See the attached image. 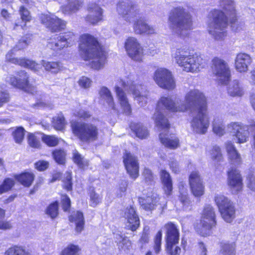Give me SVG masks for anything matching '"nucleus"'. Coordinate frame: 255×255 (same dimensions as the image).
<instances>
[{"label":"nucleus","instance_id":"1","mask_svg":"<svg viewBox=\"0 0 255 255\" xmlns=\"http://www.w3.org/2000/svg\"><path fill=\"white\" fill-rule=\"evenodd\" d=\"M124 89L128 92L131 93L134 99L137 101L140 106H143L146 104L147 95L144 86L135 83L131 76L125 79L119 80L115 85V91L121 106L126 115H130L131 109Z\"/></svg>","mask_w":255,"mask_h":255},{"label":"nucleus","instance_id":"2","mask_svg":"<svg viewBox=\"0 0 255 255\" xmlns=\"http://www.w3.org/2000/svg\"><path fill=\"white\" fill-rule=\"evenodd\" d=\"M79 48L85 60H92L90 64L93 69L99 70L104 67L106 59L105 52L95 37L89 34H83Z\"/></svg>","mask_w":255,"mask_h":255},{"label":"nucleus","instance_id":"3","mask_svg":"<svg viewBox=\"0 0 255 255\" xmlns=\"http://www.w3.org/2000/svg\"><path fill=\"white\" fill-rule=\"evenodd\" d=\"M168 22L172 32L181 38L188 36L192 30V16L183 6L172 8L169 13Z\"/></svg>","mask_w":255,"mask_h":255},{"label":"nucleus","instance_id":"4","mask_svg":"<svg viewBox=\"0 0 255 255\" xmlns=\"http://www.w3.org/2000/svg\"><path fill=\"white\" fill-rule=\"evenodd\" d=\"M176 63L186 72H196L207 65L206 60L201 56L190 55L185 48H177L172 53Z\"/></svg>","mask_w":255,"mask_h":255},{"label":"nucleus","instance_id":"5","mask_svg":"<svg viewBox=\"0 0 255 255\" xmlns=\"http://www.w3.org/2000/svg\"><path fill=\"white\" fill-rule=\"evenodd\" d=\"M180 107V100H177L174 102L171 97L164 96L161 97L157 103L156 111L153 116L157 128L166 131L170 127L168 121L164 117L162 110H167L172 112H182Z\"/></svg>","mask_w":255,"mask_h":255},{"label":"nucleus","instance_id":"6","mask_svg":"<svg viewBox=\"0 0 255 255\" xmlns=\"http://www.w3.org/2000/svg\"><path fill=\"white\" fill-rule=\"evenodd\" d=\"M210 21L208 30L209 34L217 40H222L227 36L226 28L228 26V19L221 10L214 9L209 15Z\"/></svg>","mask_w":255,"mask_h":255},{"label":"nucleus","instance_id":"7","mask_svg":"<svg viewBox=\"0 0 255 255\" xmlns=\"http://www.w3.org/2000/svg\"><path fill=\"white\" fill-rule=\"evenodd\" d=\"M180 110L182 112L187 111L190 113L206 110V99L203 93L197 89L189 91L185 95L184 101L180 100Z\"/></svg>","mask_w":255,"mask_h":255},{"label":"nucleus","instance_id":"8","mask_svg":"<svg viewBox=\"0 0 255 255\" xmlns=\"http://www.w3.org/2000/svg\"><path fill=\"white\" fill-rule=\"evenodd\" d=\"M71 128L74 135L83 142H91L98 138L99 128L94 124L72 122Z\"/></svg>","mask_w":255,"mask_h":255},{"label":"nucleus","instance_id":"9","mask_svg":"<svg viewBox=\"0 0 255 255\" xmlns=\"http://www.w3.org/2000/svg\"><path fill=\"white\" fill-rule=\"evenodd\" d=\"M216 215L213 207L206 205L203 210L200 223L196 227V231L200 235L206 236L210 234L211 230L216 226Z\"/></svg>","mask_w":255,"mask_h":255},{"label":"nucleus","instance_id":"10","mask_svg":"<svg viewBox=\"0 0 255 255\" xmlns=\"http://www.w3.org/2000/svg\"><path fill=\"white\" fill-rule=\"evenodd\" d=\"M228 129L233 132L237 139V142H246L249 137L250 131L255 137V122L250 120L248 125H243L240 123H231L228 126Z\"/></svg>","mask_w":255,"mask_h":255},{"label":"nucleus","instance_id":"11","mask_svg":"<svg viewBox=\"0 0 255 255\" xmlns=\"http://www.w3.org/2000/svg\"><path fill=\"white\" fill-rule=\"evenodd\" d=\"M166 230V250L169 255H179L181 249L177 246L179 239V233L177 227L172 223L165 225Z\"/></svg>","mask_w":255,"mask_h":255},{"label":"nucleus","instance_id":"12","mask_svg":"<svg viewBox=\"0 0 255 255\" xmlns=\"http://www.w3.org/2000/svg\"><path fill=\"white\" fill-rule=\"evenodd\" d=\"M217 204L222 218L228 223H231L236 217V209L232 202L223 195H217L215 197Z\"/></svg>","mask_w":255,"mask_h":255},{"label":"nucleus","instance_id":"13","mask_svg":"<svg viewBox=\"0 0 255 255\" xmlns=\"http://www.w3.org/2000/svg\"><path fill=\"white\" fill-rule=\"evenodd\" d=\"M217 204L222 218L228 223H231L236 217V209L232 202L223 195H217L215 197Z\"/></svg>","mask_w":255,"mask_h":255},{"label":"nucleus","instance_id":"14","mask_svg":"<svg viewBox=\"0 0 255 255\" xmlns=\"http://www.w3.org/2000/svg\"><path fill=\"white\" fill-rule=\"evenodd\" d=\"M76 35L72 31L53 35L48 40L47 47L54 50H61L71 46L74 42Z\"/></svg>","mask_w":255,"mask_h":255},{"label":"nucleus","instance_id":"15","mask_svg":"<svg viewBox=\"0 0 255 255\" xmlns=\"http://www.w3.org/2000/svg\"><path fill=\"white\" fill-rule=\"evenodd\" d=\"M213 73L218 83L226 85L230 79V70L228 64L223 59L215 57L212 60Z\"/></svg>","mask_w":255,"mask_h":255},{"label":"nucleus","instance_id":"16","mask_svg":"<svg viewBox=\"0 0 255 255\" xmlns=\"http://www.w3.org/2000/svg\"><path fill=\"white\" fill-rule=\"evenodd\" d=\"M205 111L200 110L191 113L192 117L190 122L191 128L196 133L203 134L207 131L210 123Z\"/></svg>","mask_w":255,"mask_h":255},{"label":"nucleus","instance_id":"17","mask_svg":"<svg viewBox=\"0 0 255 255\" xmlns=\"http://www.w3.org/2000/svg\"><path fill=\"white\" fill-rule=\"evenodd\" d=\"M28 78L26 72L20 71L18 72L17 77L12 76H7L6 78V82L14 87L34 94L35 88L29 84Z\"/></svg>","mask_w":255,"mask_h":255},{"label":"nucleus","instance_id":"18","mask_svg":"<svg viewBox=\"0 0 255 255\" xmlns=\"http://www.w3.org/2000/svg\"><path fill=\"white\" fill-rule=\"evenodd\" d=\"M154 80L161 88L171 90L175 88V82L170 71L166 69H157L154 74Z\"/></svg>","mask_w":255,"mask_h":255},{"label":"nucleus","instance_id":"19","mask_svg":"<svg viewBox=\"0 0 255 255\" xmlns=\"http://www.w3.org/2000/svg\"><path fill=\"white\" fill-rule=\"evenodd\" d=\"M117 10L119 15L125 20L129 22L139 13L137 6L129 0L119 1L117 4Z\"/></svg>","mask_w":255,"mask_h":255},{"label":"nucleus","instance_id":"20","mask_svg":"<svg viewBox=\"0 0 255 255\" xmlns=\"http://www.w3.org/2000/svg\"><path fill=\"white\" fill-rule=\"evenodd\" d=\"M220 3L221 7L229 16L233 30L235 31L239 30L238 25H240L241 27L243 25V23L237 20L234 1L233 0H220Z\"/></svg>","mask_w":255,"mask_h":255},{"label":"nucleus","instance_id":"21","mask_svg":"<svg viewBox=\"0 0 255 255\" xmlns=\"http://www.w3.org/2000/svg\"><path fill=\"white\" fill-rule=\"evenodd\" d=\"M125 48L128 55L133 60L140 61L143 56V48L133 37H128L125 42Z\"/></svg>","mask_w":255,"mask_h":255},{"label":"nucleus","instance_id":"22","mask_svg":"<svg viewBox=\"0 0 255 255\" xmlns=\"http://www.w3.org/2000/svg\"><path fill=\"white\" fill-rule=\"evenodd\" d=\"M40 18L41 22L52 32L60 31L66 27V21L55 15L42 14Z\"/></svg>","mask_w":255,"mask_h":255},{"label":"nucleus","instance_id":"23","mask_svg":"<svg viewBox=\"0 0 255 255\" xmlns=\"http://www.w3.org/2000/svg\"><path fill=\"white\" fill-rule=\"evenodd\" d=\"M123 161L130 177L135 179L138 176V163L137 159L133 154L126 151L123 156Z\"/></svg>","mask_w":255,"mask_h":255},{"label":"nucleus","instance_id":"24","mask_svg":"<svg viewBox=\"0 0 255 255\" xmlns=\"http://www.w3.org/2000/svg\"><path fill=\"white\" fill-rule=\"evenodd\" d=\"M228 184L233 193L236 194L241 191L243 183L239 170L236 168H232L228 172Z\"/></svg>","mask_w":255,"mask_h":255},{"label":"nucleus","instance_id":"25","mask_svg":"<svg viewBox=\"0 0 255 255\" xmlns=\"http://www.w3.org/2000/svg\"><path fill=\"white\" fill-rule=\"evenodd\" d=\"M88 14L85 17L87 22L96 24L103 18V9L97 4L92 3L89 4L87 8Z\"/></svg>","mask_w":255,"mask_h":255},{"label":"nucleus","instance_id":"26","mask_svg":"<svg viewBox=\"0 0 255 255\" xmlns=\"http://www.w3.org/2000/svg\"><path fill=\"white\" fill-rule=\"evenodd\" d=\"M191 189L195 197H199L203 194L204 187L199 173L193 171L190 175L189 178Z\"/></svg>","mask_w":255,"mask_h":255},{"label":"nucleus","instance_id":"27","mask_svg":"<svg viewBox=\"0 0 255 255\" xmlns=\"http://www.w3.org/2000/svg\"><path fill=\"white\" fill-rule=\"evenodd\" d=\"M125 217L127 221L126 224V228L132 231H135L139 227V220L132 207L127 208L125 213Z\"/></svg>","mask_w":255,"mask_h":255},{"label":"nucleus","instance_id":"28","mask_svg":"<svg viewBox=\"0 0 255 255\" xmlns=\"http://www.w3.org/2000/svg\"><path fill=\"white\" fill-rule=\"evenodd\" d=\"M6 59L10 62L17 64L21 66H23L30 69L34 71H38L40 68L41 65L36 63L35 61L28 59L23 58H17L15 57H10L9 54L6 55Z\"/></svg>","mask_w":255,"mask_h":255},{"label":"nucleus","instance_id":"29","mask_svg":"<svg viewBox=\"0 0 255 255\" xmlns=\"http://www.w3.org/2000/svg\"><path fill=\"white\" fill-rule=\"evenodd\" d=\"M252 62L250 55L246 53H239L237 55L235 60V67L240 72H245L248 70V66Z\"/></svg>","mask_w":255,"mask_h":255},{"label":"nucleus","instance_id":"30","mask_svg":"<svg viewBox=\"0 0 255 255\" xmlns=\"http://www.w3.org/2000/svg\"><path fill=\"white\" fill-rule=\"evenodd\" d=\"M228 158L231 164L239 165L242 162V157L237 149L231 141L225 143Z\"/></svg>","mask_w":255,"mask_h":255},{"label":"nucleus","instance_id":"31","mask_svg":"<svg viewBox=\"0 0 255 255\" xmlns=\"http://www.w3.org/2000/svg\"><path fill=\"white\" fill-rule=\"evenodd\" d=\"M133 29L136 34H151L155 33V28L148 25L142 19H138L134 22Z\"/></svg>","mask_w":255,"mask_h":255},{"label":"nucleus","instance_id":"32","mask_svg":"<svg viewBox=\"0 0 255 255\" xmlns=\"http://www.w3.org/2000/svg\"><path fill=\"white\" fill-rule=\"evenodd\" d=\"M158 200V197L152 195L151 197H147L145 198H139V203L143 209L150 211L155 209Z\"/></svg>","mask_w":255,"mask_h":255},{"label":"nucleus","instance_id":"33","mask_svg":"<svg viewBox=\"0 0 255 255\" xmlns=\"http://www.w3.org/2000/svg\"><path fill=\"white\" fill-rule=\"evenodd\" d=\"M159 136L161 142L165 147L170 149H175L178 147L179 139L174 135L160 133Z\"/></svg>","mask_w":255,"mask_h":255},{"label":"nucleus","instance_id":"34","mask_svg":"<svg viewBox=\"0 0 255 255\" xmlns=\"http://www.w3.org/2000/svg\"><path fill=\"white\" fill-rule=\"evenodd\" d=\"M160 176L165 193L167 195H170L172 191V183L169 173L165 170H161L160 172Z\"/></svg>","mask_w":255,"mask_h":255},{"label":"nucleus","instance_id":"35","mask_svg":"<svg viewBox=\"0 0 255 255\" xmlns=\"http://www.w3.org/2000/svg\"><path fill=\"white\" fill-rule=\"evenodd\" d=\"M69 221L74 222L76 225L75 230L78 233H80L84 229L85 221L83 214L81 212H74L70 217Z\"/></svg>","mask_w":255,"mask_h":255},{"label":"nucleus","instance_id":"36","mask_svg":"<svg viewBox=\"0 0 255 255\" xmlns=\"http://www.w3.org/2000/svg\"><path fill=\"white\" fill-rule=\"evenodd\" d=\"M82 0H68L67 4L62 7V10L65 14H70L78 11L82 6Z\"/></svg>","mask_w":255,"mask_h":255},{"label":"nucleus","instance_id":"37","mask_svg":"<svg viewBox=\"0 0 255 255\" xmlns=\"http://www.w3.org/2000/svg\"><path fill=\"white\" fill-rule=\"evenodd\" d=\"M228 91V93L233 97H240L244 94L243 88L238 80H234L230 84Z\"/></svg>","mask_w":255,"mask_h":255},{"label":"nucleus","instance_id":"38","mask_svg":"<svg viewBox=\"0 0 255 255\" xmlns=\"http://www.w3.org/2000/svg\"><path fill=\"white\" fill-rule=\"evenodd\" d=\"M99 94L101 98L106 102L110 108L113 109L115 108L114 98L111 91L107 87H103L101 88L99 92Z\"/></svg>","mask_w":255,"mask_h":255},{"label":"nucleus","instance_id":"39","mask_svg":"<svg viewBox=\"0 0 255 255\" xmlns=\"http://www.w3.org/2000/svg\"><path fill=\"white\" fill-rule=\"evenodd\" d=\"M130 128L135 133L136 136L139 138H145L148 135L147 129L141 124H131Z\"/></svg>","mask_w":255,"mask_h":255},{"label":"nucleus","instance_id":"40","mask_svg":"<svg viewBox=\"0 0 255 255\" xmlns=\"http://www.w3.org/2000/svg\"><path fill=\"white\" fill-rule=\"evenodd\" d=\"M42 65L45 70L52 73H57L62 68L61 64L56 62H49L44 60L42 61Z\"/></svg>","mask_w":255,"mask_h":255},{"label":"nucleus","instance_id":"41","mask_svg":"<svg viewBox=\"0 0 255 255\" xmlns=\"http://www.w3.org/2000/svg\"><path fill=\"white\" fill-rule=\"evenodd\" d=\"M115 239L120 250H123L125 251L128 250L131 246L130 242L126 237H123L121 235H116Z\"/></svg>","mask_w":255,"mask_h":255},{"label":"nucleus","instance_id":"42","mask_svg":"<svg viewBox=\"0 0 255 255\" xmlns=\"http://www.w3.org/2000/svg\"><path fill=\"white\" fill-rule=\"evenodd\" d=\"M225 126L221 119H216L213 122V132L217 135L221 136L225 133Z\"/></svg>","mask_w":255,"mask_h":255},{"label":"nucleus","instance_id":"43","mask_svg":"<svg viewBox=\"0 0 255 255\" xmlns=\"http://www.w3.org/2000/svg\"><path fill=\"white\" fill-rule=\"evenodd\" d=\"M17 180L23 185L26 187L30 186L34 180V175L30 173H24L19 175Z\"/></svg>","mask_w":255,"mask_h":255},{"label":"nucleus","instance_id":"44","mask_svg":"<svg viewBox=\"0 0 255 255\" xmlns=\"http://www.w3.org/2000/svg\"><path fill=\"white\" fill-rule=\"evenodd\" d=\"M19 14L21 16V21L20 22H17L15 23V26H20L22 28L23 26H25V24H22L23 22L25 23L27 21H29L31 19V16L30 15V13L27 9L25 8L23 6H21L20 7L19 10Z\"/></svg>","mask_w":255,"mask_h":255},{"label":"nucleus","instance_id":"45","mask_svg":"<svg viewBox=\"0 0 255 255\" xmlns=\"http://www.w3.org/2000/svg\"><path fill=\"white\" fill-rule=\"evenodd\" d=\"M74 162L81 168H84L88 166V161L82 156L77 151L73 152Z\"/></svg>","mask_w":255,"mask_h":255},{"label":"nucleus","instance_id":"46","mask_svg":"<svg viewBox=\"0 0 255 255\" xmlns=\"http://www.w3.org/2000/svg\"><path fill=\"white\" fill-rule=\"evenodd\" d=\"M53 126L57 130L63 129L66 125L64 117L62 114L58 115L53 119Z\"/></svg>","mask_w":255,"mask_h":255},{"label":"nucleus","instance_id":"47","mask_svg":"<svg viewBox=\"0 0 255 255\" xmlns=\"http://www.w3.org/2000/svg\"><path fill=\"white\" fill-rule=\"evenodd\" d=\"M46 213L52 219L56 218L58 214V203L56 201L50 204L46 209Z\"/></svg>","mask_w":255,"mask_h":255},{"label":"nucleus","instance_id":"48","mask_svg":"<svg viewBox=\"0 0 255 255\" xmlns=\"http://www.w3.org/2000/svg\"><path fill=\"white\" fill-rule=\"evenodd\" d=\"M55 161L59 164H64L65 162L66 153L63 150H56L52 152Z\"/></svg>","mask_w":255,"mask_h":255},{"label":"nucleus","instance_id":"49","mask_svg":"<svg viewBox=\"0 0 255 255\" xmlns=\"http://www.w3.org/2000/svg\"><path fill=\"white\" fill-rule=\"evenodd\" d=\"M24 129L22 127L17 128L13 132L12 136L17 143H21L24 136Z\"/></svg>","mask_w":255,"mask_h":255},{"label":"nucleus","instance_id":"50","mask_svg":"<svg viewBox=\"0 0 255 255\" xmlns=\"http://www.w3.org/2000/svg\"><path fill=\"white\" fill-rule=\"evenodd\" d=\"M4 255H29L26 253L22 248L14 246L9 248L4 254Z\"/></svg>","mask_w":255,"mask_h":255},{"label":"nucleus","instance_id":"51","mask_svg":"<svg viewBox=\"0 0 255 255\" xmlns=\"http://www.w3.org/2000/svg\"><path fill=\"white\" fill-rule=\"evenodd\" d=\"M42 139L49 146H55L59 143V139L54 135H44Z\"/></svg>","mask_w":255,"mask_h":255},{"label":"nucleus","instance_id":"52","mask_svg":"<svg viewBox=\"0 0 255 255\" xmlns=\"http://www.w3.org/2000/svg\"><path fill=\"white\" fill-rule=\"evenodd\" d=\"M30 43L29 37L25 36L21 37L18 41L17 44L14 47L13 51L21 50L25 48Z\"/></svg>","mask_w":255,"mask_h":255},{"label":"nucleus","instance_id":"53","mask_svg":"<svg viewBox=\"0 0 255 255\" xmlns=\"http://www.w3.org/2000/svg\"><path fill=\"white\" fill-rule=\"evenodd\" d=\"M234 243L224 244L221 250L222 255H234Z\"/></svg>","mask_w":255,"mask_h":255},{"label":"nucleus","instance_id":"54","mask_svg":"<svg viewBox=\"0 0 255 255\" xmlns=\"http://www.w3.org/2000/svg\"><path fill=\"white\" fill-rule=\"evenodd\" d=\"M211 158L217 162L221 161L223 159L220 148L217 145L214 146L211 151Z\"/></svg>","mask_w":255,"mask_h":255},{"label":"nucleus","instance_id":"55","mask_svg":"<svg viewBox=\"0 0 255 255\" xmlns=\"http://www.w3.org/2000/svg\"><path fill=\"white\" fill-rule=\"evenodd\" d=\"M14 184V181L10 178L5 179L3 183L0 185V194L10 190Z\"/></svg>","mask_w":255,"mask_h":255},{"label":"nucleus","instance_id":"56","mask_svg":"<svg viewBox=\"0 0 255 255\" xmlns=\"http://www.w3.org/2000/svg\"><path fill=\"white\" fill-rule=\"evenodd\" d=\"M78 246L71 245L63 250L62 255H78Z\"/></svg>","mask_w":255,"mask_h":255},{"label":"nucleus","instance_id":"57","mask_svg":"<svg viewBox=\"0 0 255 255\" xmlns=\"http://www.w3.org/2000/svg\"><path fill=\"white\" fill-rule=\"evenodd\" d=\"M64 187L68 191H70L72 188V175L70 172H66L65 176L63 179Z\"/></svg>","mask_w":255,"mask_h":255},{"label":"nucleus","instance_id":"58","mask_svg":"<svg viewBox=\"0 0 255 255\" xmlns=\"http://www.w3.org/2000/svg\"><path fill=\"white\" fill-rule=\"evenodd\" d=\"M90 191L91 206L95 207L101 202V198L98 194L95 193L94 189L90 188Z\"/></svg>","mask_w":255,"mask_h":255},{"label":"nucleus","instance_id":"59","mask_svg":"<svg viewBox=\"0 0 255 255\" xmlns=\"http://www.w3.org/2000/svg\"><path fill=\"white\" fill-rule=\"evenodd\" d=\"M179 202L182 204L184 210L190 209L191 202L187 194H181L179 196Z\"/></svg>","mask_w":255,"mask_h":255},{"label":"nucleus","instance_id":"60","mask_svg":"<svg viewBox=\"0 0 255 255\" xmlns=\"http://www.w3.org/2000/svg\"><path fill=\"white\" fill-rule=\"evenodd\" d=\"M161 239L162 232L161 231H159L156 234L154 239V249L155 252L157 254L160 251Z\"/></svg>","mask_w":255,"mask_h":255},{"label":"nucleus","instance_id":"61","mask_svg":"<svg viewBox=\"0 0 255 255\" xmlns=\"http://www.w3.org/2000/svg\"><path fill=\"white\" fill-rule=\"evenodd\" d=\"M29 145L33 148H39L40 145L39 140L33 134H30L28 137Z\"/></svg>","mask_w":255,"mask_h":255},{"label":"nucleus","instance_id":"62","mask_svg":"<svg viewBox=\"0 0 255 255\" xmlns=\"http://www.w3.org/2000/svg\"><path fill=\"white\" fill-rule=\"evenodd\" d=\"M92 81L86 77H82L79 80V86L84 89L89 88L91 85Z\"/></svg>","mask_w":255,"mask_h":255},{"label":"nucleus","instance_id":"63","mask_svg":"<svg viewBox=\"0 0 255 255\" xmlns=\"http://www.w3.org/2000/svg\"><path fill=\"white\" fill-rule=\"evenodd\" d=\"M247 186L251 190L255 192V176L250 174L247 177Z\"/></svg>","mask_w":255,"mask_h":255},{"label":"nucleus","instance_id":"64","mask_svg":"<svg viewBox=\"0 0 255 255\" xmlns=\"http://www.w3.org/2000/svg\"><path fill=\"white\" fill-rule=\"evenodd\" d=\"M62 203L63 209L65 211H68L71 206V201L67 195H63L62 197Z\"/></svg>","mask_w":255,"mask_h":255}]
</instances>
